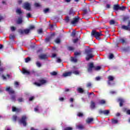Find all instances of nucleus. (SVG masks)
Segmentation results:
<instances>
[{"instance_id": "64", "label": "nucleus", "mask_w": 130, "mask_h": 130, "mask_svg": "<svg viewBox=\"0 0 130 130\" xmlns=\"http://www.w3.org/2000/svg\"><path fill=\"white\" fill-rule=\"evenodd\" d=\"M27 18H31V14L30 13H27L26 14Z\"/></svg>"}, {"instance_id": "49", "label": "nucleus", "mask_w": 130, "mask_h": 130, "mask_svg": "<svg viewBox=\"0 0 130 130\" xmlns=\"http://www.w3.org/2000/svg\"><path fill=\"white\" fill-rule=\"evenodd\" d=\"M16 13L17 14H19V15H20V14H22V11H21V10H20V9H17L16 10Z\"/></svg>"}, {"instance_id": "37", "label": "nucleus", "mask_w": 130, "mask_h": 130, "mask_svg": "<svg viewBox=\"0 0 130 130\" xmlns=\"http://www.w3.org/2000/svg\"><path fill=\"white\" fill-rule=\"evenodd\" d=\"M72 74L74 75H79L80 72L78 71H74L72 72Z\"/></svg>"}, {"instance_id": "26", "label": "nucleus", "mask_w": 130, "mask_h": 130, "mask_svg": "<svg viewBox=\"0 0 130 130\" xmlns=\"http://www.w3.org/2000/svg\"><path fill=\"white\" fill-rule=\"evenodd\" d=\"M112 123H114V124H115L116 123H118V120H117V119H112Z\"/></svg>"}, {"instance_id": "30", "label": "nucleus", "mask_w": 130, "mask_h": 130, "mask_svg": "<svg viewBox=\"0 0 130 130\" xmlns=\"http://www.w3.org/2000/svg\"><path fill=\"white\" fill-rule=\"evenodd\" d=\"M83 16H85V15H86V14H88V10L86 9H83Z\"/></svg>"}, {"instance_id": "24", "label": "nucleus", "mask_w": 130, "mask_h": 130, "mask_svg": "<svg viewBox=\"0 0 130 130\" xmlns=\"http://www.w3.org/2000/svg\"><path fill=\"white\" fill-rule=\"evenodd\" d=\"M23 22V20L22 19V18H19L17 20V24H22Z\"/></svg>"}, {"instance_id": "59", "label": "nucleus", "mask_w": 130, "mask_h": 130, "mask_svg": "<svg viewBox=\"0 0 130 130\" xmlns=\"http://www.w3.org/2000/svg\"><path fill=\"white\" fill-rule=\"evenodd\" d=\"M78 41H79V39H78V38H76V39L73 40L74 43H77V42H78Z\"/></svg>"}, {"instance_id": "38", "label": "nucleus", "mask_w": 130, "mask_h": 130, "mask_svg": "<svg viewBox=\"0 0 130 130\" xmlns=\"http://www.w3.org/2000/svg\"><path fill=\"white\" fill-rule=\"evenodd\" d=\"M71 36H72V37H75V36H76V31H75V30H73V31L72 32Z\"/></svg>"}, {"instance_id": "27", "label": "nucleus", "mask_w": 130, "mask_h": 130, "mask_svg": "<svg viewBox=\"0 0 130 130\" xmlns=\"http://www.w3.org/2000/svg\"><path fill=\"white\" fill-rule=\"evenodd\" d=\"M36 66L37 67H38V68H41L42 67V64L41 63H40V62H39V61L36 62Z\"/></svg>"}, {"instance_id": "53", "label": "nucleus", "mask_w": 130, "mask_h": 130, "mask_svg": "<svg viewBox=\"0 0 130 130\" xmlns=\"http://www.w3.org/2000/svg\"><path fill=\"white\" fill-rule=\"evenodd\" d=\"M35 6H36V8H39V7H40V4L39 3H35Z\"/></svg>"}, {"instance_id": "54", "label": "nucleus", "mask_w": 130, "mask_h": 130, "mask_svg": "<svg viewBox=\"0 0 130 130\" xmlns=\"http://www.w3.org/2000/svg\"><path fill=\"white\" fill-rule=\"evenodd\" d=\"M19 33H20V34H24V33H25L24 30L19 29Z\"/></svg>"}, {"instance_id": "45", "label": "nucleus", "mask_w": 130, "mask_h": 130, "mask_svg": "<svg viewBox=\"0 0 130 130\" xmlns=\"http://www.w3.org/2000/svg\"><path fill=\"white\" fill-rule=\"evenodd\" d=\"M48 12H49V8H46V9L44 10V13L45 14H46V13H48Z\"/></svg>"}, {"instance_id": "44", "label": "nucleus", "mask_w": 130, "mask_h": 130, "mask_svg": "<svg viewBox=\"0 0 130 130\" xmlns=\"http://www.w3.org/2000/svg\"><path fill=\"white\" fill-rule=\"evenodd\" d=\"M11 100H13V101H16V95H12Z\"/></svg>"}, {"instance_id": "7", "label": "nucleus", "mask_w": 130, "mask_h": 130, "mask_svg": "<svg viewBox=\"0 0 130 130\" xmlns=\"http://www.w3.org/2000/svg\"><path fill=\"white\" fill-rule=\"evenodd\" d=\"M119 41L120 42V43H122L123 45H126L128 44V42L127 41V39L126 38H121L119 39Z\"/></svg>"}, {"instance_id": "62", "label": "nucleus", "mask_w": 130, "mask_h": 130, "mask_svg": "<svg viewBox=\"0 0 130 130\" xmlns=\"http://www.w3.org/2000/svg\"><path fill=\"white\" fill-rule=\"evenodd\" d=\"M34 100V96H31L29 98V101H33Z\"/></svg>"}, {"instance_id": "16", "label": "nucleus", "mask_w": 130, "mask_h": 130, "mask_svg": "<svg viewBox=\"0 0 130 130\" xmlns=\"http://www.w3.org/2000/svg\"><path fill=\"white\" fill-rule=\"evenodd\" d=\"M20 111H21V109H20L19 108H17L15 107H12V112H17V113H18V112H20Z\"/></svg>"}, {"instance_id": "47", "label": "nucleus", "mask_w": 130, "mask_h": 130, "mask_svg": "<svg viewBox=\"0 0 130 130\" xmlns=\"http://www.w3.org/2000/svg\"><path fill=\"white\" fill-rule=\"evenodd\" d=\"M55 42L56 43H57V44H59V43H60V39H57L55 40Z\"/></svg>"}, {"instance_id": "11", "label": "nucleus", "mask_w": 130, "mask_h": 130, "mask_svg": "<svg viewBox=\"0 0 130 130\" xmlns=\"http://www.w3.org/2000/svg\"><path fill=\"white\" fill-rule=\"evenodd\" d=\"M118 102H119L120 107H122V106H123V103H124V102H125L123 99H122L121 98H119L118 99Z\"/></svg>"}, {"instance_id": "9", "label": "nucleus", "mask_w": 130, "mask_h": 130, "mask_svg": "<svg viewBox=\"0 0 130 130\" xmlns=\"http://www.w3.org/2000/svg\"><path fill=\"white\" fill-rule=\"evenodd\" d=\"M6 91L8 92L10 95H11V94H15V90L11 87H7L6 89Z\"/></svg>"}, {"instance_id": "50", "label": "nucleus", "mask_w": 130, "mask_h": 130, "mask_svg": "<svg viewBox=\"0 0 130 130\" xmlns=\"http://www.w3.org/2000/svg\"><path fill=\"white\" fill-rule=\"evenodd\" d=\"M38 34H41L43 33V30H42V28H40V29H39V30H38Z\"/></svg>"}, {"instance_id": "22", "label": "nucleus", "mask_w": 130, "mask_h": 130, "mask_svg": "<svg viewBox=\"0 0 130 130\" xmlns=\"http://www.w3.org/2000/svg\"><path fill=\"white\" fill-rule=\"evenodd\" d=\"M77 91L78 92H79V93H83L84 92V89H83V88L79 87L77 89Z\"/></svg>"}, {"instance_id": "25", "label": "nucleus", "mask_w": 130, "mask_h": 130, "mask_svg": "<svg viewBox=\"0 0 130 130\" xmlns=\"http://www.w3.org/2000/svg\"><path fill=\"white\" fill-rule=\"evenodd\" d=\"M99 103L100 104H101V105H103V104H105L106 103V101L104 100H102L100 101Z\"/></svg>"}, {"instance_id": "4", "label": "nucleus", "mask_w": 130, "mask_h": 130, "mask_svg": "<svg viewBox=\"0 0 130 130\" xmlns=\"http://www.w3.org/2000/svg\"><path fill=\"white\" fill-rule=\"evenodd\" d=\"M27 117L26 115H23L21 117V118L19 120V122L22 123L24 126H26L27 125Z\"/></svg>"}, {"instance_id": "12", "label": "nucleus", "mask_w": 130, "mask_h": 130, "mask_svg": "<svg viewBox=\"0 0 130 130\" xmlns=\"http://www.w3.org/2000/svg\"><path fill=\"white\" fill-rule=\"evenodd\" d=\"M40 59H47L48 58V56L46 54H42L39 56Z\"/></svg>"}, {"instance_id": "48", "label": "nucleus", "mask_w": 130, "mask_h": 130, "mask_svg": "<svg viewBox=\"0 0 130 130\" xmlns=\"http://www.w3.org/2000/svg\"><path fill=\"white\" fill-rule=\"evenodd\" d=\"M81 55V52H75L74 53V55H75V56H77V55Z\"/></svg>"}, {"instance_id": "13", "label": "nucleus", "mask_w": 130, "mask_h": 130, "mask_svg": "<svg viewBox=\"0 0 130 130\" xmlns=\"http://www.w3.org/2000/svg\"><path fill=\"white\" fill-rule=\"evenodd\" d=\"M121 28L122 30H125V31H130V27H129L128 25H123L121 26Z\"/></svg>"}, {"instance_id": "14", "label": "nucleus", "mask_w": 130, "mask_h": 130, "mask_svg": "<svg viewBox=\"0 0 130 130\" xmlns=\"http://www.w3.org/2000/svg\"><path fill=\"white\" fill-rule=\"evenodd\" d=\"M72 74H73V72H72V71L66 72L63 74V77H70V76H72Z\"/></svg>"}, {"instance_id": "58", "label": "nucleus", "mask_w": 130, "mask_h": 130, "mask_svg": "<svg viewBox=\"0 0 130 130\" xmlns=\"http://www.w3.org/2000/svg\"><path fill=\"white\" fill-rule=\"evenodd\" d=\"M11 30L12 31H15L16 30V27H15L14 26H11Z\"/></svg>"}, {"instance_id": "1", "label": "nucleus", "mask_w": 130, "mask_h": 130, "mask_svg": "<svg viewBox=\"0 0 130 130\" xmlns=\"http://www.w3.org/2000/svg\"><path fill=\"white\" fill-rule=\"evenodd\" d=\"M85 53L86 54V60H90L91 58H93L94 57V55L93 54V51L92 49H86L85 50Z\"/></svg>"}, {"instance_id": "18", "label": "nucleus", "mask_w": 130, "mask_h": 130, "mask_svg": "<svg viewBox=\"0 0 130 130\" xmlns=\"http://www.w3.org/2000/svg\"><path fill=\"white\" fill-rule=\"evenodd\" d=\"M95 107H96V105L95 104V103L93 101H91L90 102V108L91 109H94Z\"/></svg>"}, {"instance_id": "61", "label": "nucleus", "mask_w": 130, "mask_h": 130, "mask_svg": "<svg viewBox=\"0 0 130 130\" xmlns=\"http://www.w3.org/2000/svg\"><path fill=\"white\" fill-rule=\"evenodd\" d=\"M4 72V68H0V75L1 74H2V73H3Z\"/></svg>"}, {"instance_id": "63", "label": "nucleus", "mask_w": 130, "mask_h": 130, "mask_svg": "<svg viewBox=\"0 0 130 130\" xmlns=\"http://www.w3.org/2000/svg\"><path fill=\"white\" fill-rule=\"evenodd\" d=\"M57 62H58V63L61 62V59L59 58H57Z\"/></svg>"}, {"instance_id": "57", "label": "nucleus", "mask_w": 130, "mask_h": 130, "mask_svg": "<svg viewBox=\"0 0 130 130\" xmlns=\"http://www.w3.org/2000/svg\"><path fill=\"white\" fill-rule=\"evenodd\" d=\"M9 38L10 39H12V40L15 39V36L11 35L9 36Z\"/></svg>"}, {"instance_id": "39", "label": "nucleus", "mask_w": 130, "mask_h": 130, "mask_svg": "<svg viewBox=\"0 0 130 130\" xmlns=\"http://www.w3.org/2000/svg\"><path fill=\"white\" fill-rule=\"evenodd\" d=\"M104 114L107 115L108 114H109V110H106L104 111Z\"/></svg>"}, {"instance_id": "33", "label": "nucleus", "mask_w": 130, "mask_h": 130, "mask_svg": "<svg viewBox=\"0 0 130 130\" xmlns=\"http://www.w3.org/2000/svg\"><path fill=\"white\" fill-rule=\"evenodd\" d=\"M71 60L73 61V62H77V61H78V59L75 57H72Z\"/></svg>"}, {"instance_id": "6", "label": "nucleus", "mask_w": 130, "mask_h": 130, "mask_svg": "<svg viewBox=\"0 0 130 130\" xmlns=\"http://www.w3.org/2000/svg\"><path fill=\"white\" fill-rule=\"evenodd\" d=\"M23 9L25 10H26V11H31V5H30V4L28 2H25L24 3L23 6Z\"/></svg>"}, {"instance_id": "21", "label": "nucleus", "mask_w": 130, "mask_h": 130, "mask_svg": "<svg viewBox=\"0 0 130 130\" xmlns=\"http://www.w3.org/2000/svg\"><path fill=\"white\" fill-rule=\"evenodd\" d=\"M113 10L114 11H118V10H119V5H114Z\"/></svg>"}, {"instance_id": "36", "label": "nucleus", "mask_w": 130, "mask_h": 130, "mask_svg": "<svg viewBox=\"0 0 130 130\" xmlns=\"http://www.w3.org/2000/svg\"><path fill=\"white\" fill-rule=\"evenodd\" d=\"M29 32H30V29H24V34H29Z\"/></svg>"}, {"instance_id": "5", "label": "nucleus", "mask_w": 130, "mask_h": 130, "mask_svg": "<svg viewBox=\"0 0 130 130\" xmlns=\"http://www.w3.org/2000/svg\"><path fill=\"white\" fill-rule=\"evenodd\" d=\"M38 82H39V83H34V85H36V86H38V87H40L41 86H42V85H44V84H46V83H47V81L44 79H39L38 80Z\"/></svg>"}, {"instance_id": "34", "label": "nucleus", "mask_w": 130, "mask_h": 130, "mask_svg": "<svg viewBox=\"0 0 130 130\" xmlns=\"http://www.w3.org/2000/svg\"><path fill=\"white\" fill-rule=\"evenodd\" d=\"M50 75L51 76H56V75H57V73L55 71H53L50 73Z\"/></svg>"}, {"instance_id": "60", "label": "nucleus", "mask_w": 130, "mask_h": 130, "mask_svg": "<svg viewBox=\"0 0 130 130\" xmlns=\"http://www.w3.org/2000/svg\"><path fill=\"white\" fill-rule=\"evenodd\" d=\"M110 93L112 95H113L114 94H116V91H110Z\"/></svg>"}, {"instance_id": "23", "label": "nucleus", "mask_w": 130, "mask_h": 130, "mask_svg": "<svg viewBox=\"0 0 130 130\" xmlns=\"http://www.w3.org/2000/svg\"><path fill=\"white\" fill-rule=\"evenodd\" d=\"M77 116H78L79 117H83V116H84V114L82 112H78L77 113Z\"/></svg>"}, {"instance_id": "42", "label": "nucleus", "mask_w": 130, "mask_h": 130, "mask_svg": "<svg viewBox=\"0 0 130 130\" xmlns=\"http://www.w3.org/2000/svg\"><path fill=\"white\" fill-rule=\"evenodd\" d=\"M31 60V58L27 57L26 58H25V62H29Z\"/></svg>"}, {"instance_id": "29", "label": "nucleus", "mask_w": 130, "mask_h": 130, "mask_svg": "<svg viewBox=\"0 0 130 130\" xmlns=\"http://www.w3.org/2000/svg\"><path fill=\"white\" fill-rule=\"evenodd\" d=\"M108 79L110 82V81H113V80H114V77H113V76H108Z\"/></svg>"}, {"instance_id": "35", "label": "nucleus", "mask_w": 130, "mask_h": 130, "mask_svg": "<svg viewBox=\"0 0 130 130\" xmlns=\"http://www.w3.org/2000/svg\"><path fill=\"white\" fill-rule=\"evenodd\" d=\"M18 119V117L16 115H13V120L14 121H17V119Z\"/></svg>"}, {"instance_id": "28", "label": "nucleus", "mask_w": 130, "mask_h": 130, "mask_svg": "<svg viewBox=\"0 0 130 130\" xmlns=\"http://www.w3.org/2000/svg\"><path fill=\"white\" fill-rule=\"evenodd\" d=\"M62 130H73V127L71 126H67L64 128Z\"/></svg>"}, {"instance_id": "17", "label": "nucleus", "mask_w": 130, "mask_h": 130, "mask_svg": "<svg viewBox=\"0 0 130 130\" xmlns=\"http://www.w3.org/2000/svg\"><path fill=\"white\" fill-rule=\"evenodd\" d=\"M71 17H70V16H67L66 17H65V19H64V21H65V23L68 24V23H69L70 21H71Z\"/></svg>"}, {"instance_id": "31", "label": "nucleus", "mask_w": 130, "mask_h": 130, "mask_svg": "<svg viewBox=\"0 0 130 130\" xmlns=\"http://www.w3.org/2000/svg\"><path fill=\"white\" fill-rule=\"evenodd\" d=\"M68 49L70 51H74V50H75V48L74 47L69 46L68 47Z\"/></svg>"}, {"instance_id": "15", "label": "nucleus", "mask_w": 130, "mask_h": 130, "mask_svg": "<svg viewBox=\"0 0 130 130\" xmlns=\"http://www.w3.org/2000/svg\"><path fill=\"white\" fill-rule=\"evenodd\" d=\"M122 50L125 52H128V51H130V46H128L127 47H123L122 48Z\"/></svg>"}, {"instance_id": "46", "label": "nucleus", "mask_w": 130, "mask_h": 130, "mask_svg": "<svg viewBox=\"0 0 130 130\" xmlns=\"http://www.w3.org/2000/svg\"><path fill=\"white\" fill-rule=\"evenodd\" d=\"M114 57V55H113V54L111 53L109 55V58L110 59H112V58H113Z\"/></svg>"}, {"instance_id": "2", "label": "nucleus", "mask_w": 130, "mask_h": 130, "mask_svg": "<svg viewBox=\"0 0 130 130\" xmlns=\"http://www.w3.org/2000/svg\"><path fill=\"white\" fill-rule=\"evenodd\" d=\"M93 69H94L95 71H99V70H101V67L96 66L95 67V66H94V63L93 62H91L88 64L87 71L89 73H91V72L93 71Z\"/></svg>"}, {"instance_id": "8", "label": "nucleus", "mask_w": 130, "mask_h": 130, "mask_svg": "<svg viewBox=\"0 0 130 130\" xmlns=\"http://www.w3.org/2000/svg\"><path fill=\"white\" fill-rule=\"evenodd\" d=\"M80 20V18L79 17H75L73 18V20L71 21V24L73 25V26H76V24L79 22Z\"/></svg>"}, {"instance_id": "41", "label": "nucleus", "mask_w": 130, "mask_h": 130, "mask_svg": "<svg viewBox=\"0 0 130 130\" xmlns=\"http://www.w3.org/2000/svg\"><path fill=\"white\" fill-rule=\"evenodd\" d=\"M115 24V21L113 20H111L110 21V25H114Z\"/></svg>"}, {"instance_id": "51", "label": "nucleus", "mask_w": 130, "mask_h": 130, "mask_svg": "<svg viewBox=\"0 0 130 130\" xmlns=\"http://www.w3.org/2000/svg\"><path fill=\"white\" fill-rule=\"evenodd\" d=\"M39 106H37V107H35V111L36 112H37V111H38L39 110Z\"/></svg>"}, {"instance_id": "10", "label": "nucleus", "mask_w": 130, "mask_h": 130, "mask_svg": "<svg viewBox=\"0 0 130 130\" xmlns=\"http://www.w3.org/2000/svg\"><path fill=\"white\" fill-rule=\"evenodd\" d=\"M76 14V12L74 11V9L73 8H71L69 12L68 13V16L72 18V17H74L75 16V14Z\"/></svg>"}, {"instance_id": "52", "label": "nucleus", "mask_w": 130, "mask_h": 130, "mask_svg": "<svg viewBox=\"0 0 130 130\" xmlns=\"http://www.w3.org/2000/svg\"><path fill=\"white\" fill-rule=\"evenodd\" d=\"M78 127L79 129H83L84 128V126L82 125H79L78 126Z\"/></svg>"}, {"instance_id": "19", "label": "nucleus", "mask_w": 130, "mask_h": 130, "mask_svg": "<svg viewBox=\"0 0 130 130\" xmlns=\"http://www.w3.org/2000/svg\"><path fill=\"white\" fill-rule=\"evenodd\" d=\"M22 73L24 74V75H30V72L27 71V70L25 69H23L22 70Z\"/></svg>"}, {"instance_id": "56", "label": "nucleus", "mask_w": 130, "mask_h": 130, "mask_svg": "<svg viewBox=\"0 0 130 130\" xmlns=\"http://www.w3.org/2000/svg\"><path fill=\"white\" fill-rule=\"evenodd\" d=\"M18 101L19 103L23 102V98H18Z\"/></svg>"}, {"instance_id": "40", "label": "nucleus", "mask_w": 130, "mask_h": 130, "mask_svg": "<svg viewBox=\"0 0 130 130\" xmlns=\"http://www.w3.org/2000/svg\"><path fill=\"white\" fill-rule=\"evenodd\" d=\"M35 28V26L34 25H30L29 26V30L30 31V30H34V28Z\"/></svg>"}, {"instance_id": "32", "label": "nucleus", "mask_w": 130, "mask_h": 130, "mask_svg": "<svg viewBox=\"0 0 130 130\" xmlns=\"http://www.w3.org/2000/svg\"><path fill=\"white\" fill-rule=\"evenodd\" d=\"M125 9H126V7H124V6H119V9L120 11H124V10H125Z\"/></svg>"}, {"instance_id": "20", "label": "nucleus", "mask_w": 130, "mask_h": 130, "mask_svg": "<svg viewBox=\"0 0 130 130\" xmlns=\"http://www.w3.org/2000/svg\"><path fill=\"white\" fill-rule=\"evenodd\" d=\"M94 120V119L93 118H88L87 120H86V122L87 123H91L92 121Z\"/></svg>"}, {"instance_id": "43", "label": "nucleus", "mask_w": 130, "mask_h": 130, "mask_svg": "<svg viewBox=\"0 0 130 130\" xmlns=\"http://www.w3.org/2000/svg\"><path fill=\"white\" fill-rule=\"evenodd\" d=\"M50 40H51V37H49V38L45 39L46 42H49V41H50Z\"/></svg>"}, {"instance_id": "55", "label": "nucleus", "mask_w": 130, "mask_h": 130, "mask_svg": "<svg viewBox=\"0 0 130 130\" xmlns=\"http://www.w3.org/2000/svg\"><path fill=\"white\" fill-rule=\"evenodd\" d=\"M129 17H127V16H125L123 18V21H127V20H129Z\"/></svg>"}, {"instance_id": "3", "label": "nucleus", "mask_w": 130, "mask_h": 130, "mask_svg": "<svg viewBox=\"0 0 130 130\" xmlns=\"http://www.w3.org/2000/svg\"><path fill=\"white\" fill-rule=\"evenodd\" d=\"M91 36L95 37L96 39H99V38L101 36H103V35H102V31H100L99 32L95 30H92V31H91Z\"/></svg>"}]
</instances>
